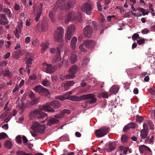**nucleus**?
Instances as JSON below:
<instances>
[{"label": "nucleus", "instance_id": "nucleus-1", "mask_svg": "<svg viewBox=\"0 0 155 155\" xmlns=\"http://www.w3.org/2000/svg\"><path fill=\"white\" fill-rule=\"evenodd\" d=\"M61 104L58 101H54L47 103L45 105L41 107L39 109L35 110L34 111L30 112V116L31 117L42 119L47 116V114L42 111L53 113L56 110L59 108Z\"/></svg>", "mask_w": 155, "mask_h": 155}, {"label": "nucleus", "instance_id": "nucleus-2", "mask_svg": "<svg viewBox=\"0 0 155 155\" xmlns=\"http://www.w3.org/2000/svg\"><path fill=\"white\" fill-rule=\"evenodd\" d=\"M76 0H57L54 6V11L57 12L59 10H69L75 4Z\"/></svg>", "mask_w": 155, "mask_h": 155}, {"label": "nucleus", "instance_id": "nucleus-3", "mask_svg": "<svg viewBox=\"0 0 155 155\" xmlns=\"http://www.w3.org/2000/svg\"><path fill=\"white\" fill-rule=\"evenodd\" d=\"M64 31L61 28H57L55 30L54 34V39L55 41L60 42L62 39Z\"/></svg>", "mask_w": 155, "mask_h": 155}, {"label": "nucleus", "instance_id": "nucleus-4", "mask_svg": "<svg viewBox=\"0 0 155 155\" xmlns=\"http://www.w3.org/2000/svg\"><path fill=\"white\" fill-rule=\"evenodd\" d=\"M109 127L103 126L99 129L96 130L95 132V134L98 137H101L106 135L109 132Z\"/></svg>", "mask_w": 155, "mask_h": 155}, {"label": "nucleus", "instance_id": "nucleus-5", "mask_svg": "<svg viewBox=\"0 0 155 155\" xmlns=\"http://www.w3.org/2000/svg\"><path fill=\"white\" fill-rule=\"evenodd\" d=\"M93 94H89L81 96V98L83 100H87L86 103L87 104H91L95 103L97 101V99Z\"/></svg>", "mask_w": 155, "mask_h": 155}, {"label": "nucleus", "instance_id": "nucleus-6", "mask_svg": "<svg viewBox=\"0 0 155 155\" xmlns=\"http://www.w3.org/2000/svg\"><path fill=\"white\" fill-rule=\"evenodd\" d=\"M31 128L34 132L43 134L45 129L44 125H41L37 122H33Z\"/></svg>", "mask_w": 155, "mask_h": 155}, {"label": "nucleus", "instance_id": "nucleus-7", "mask_svg": "<svg viewBox=\"0 0 155 155\" xmlns=\"http://www.w3.org/2000/svg\"><path fill=\"white\" fill-rule=\"evenodd\" d=\"M43 70L47 73H51L55 71L57 69V67L56 65L53 66L50 64L46 63H44L42 64Z\"/></svg>", "mask_w": 155, "mask_h": 155}, {"label": "nucleus", "instance_id": "nucleus-8", "mask_svg": "<svg viewBox=\"0 0 155 155\" xmlns=\"http://www.w3.org/2000/svg\"><path fill=\"white\" fill-rule=\"evenodd\" d=\"M75 26L74 25H69L66 31L65 35V39L66 40H70L72 36V33L75 31Z\"/></svg>", "mask_w": 155, "mask_h": 155}, {"label": "nucleus", "instance_id": "nucleus-9", "mask_svg": "<svg viewBox=\"0 0 155 155\" xmlns=\"http://www.w3.org/2000/svg\"><path fill=\"white\" fill-rule=\"evenodd\" d=\"M78 67L76 65H73L71 67L68 71V73L67 74L66 78L68 79H72L75 76V74L78 71Z\"/></svg>", "mask_w": 155, "mask_h": 155}, {"label": "nucleus", "instance_id": "nucleus-10", "mask_svg": "<svg viewBox=\"0 0 155 155\" xmlns=\"http://www.w3.org/2000/svg\"><path fill=\"white\" fill-rule=\"evenodd\" d=\"M34 90L36 92H38L41 94L48 95L49 93L48 90L41 85H38L34 88Z\"/></svg>", "mask_w": 155, "mask_h": 155}, {"label": "nucleus", "instance_id": "nucleus-11", "mask_svg": "<svg viewBox=\"0 0 155 155\" xmlns=\"http://www.w3.org/2000/svg\"><path fill=\"white\" fill-rule=\"evenodd\" d=\"M81 9L87 15H90L91 14L92 8L91 5L89 3H85L82 6Z\"/></svg>", "mask_w": 155, "mask_h": 155}, {"label": "nucleus", "instance_id": "nucleus-12", "mask_svg": "<svg viewBox=\"0 0 155 155\" xmlns=\"http://www.w3.org/2000/svg\"><path fill=\"white\" fill-rule=\"evenodd\" d=\"M76 19L75 12L73 11L69 12L65 16V23H67L70 21H73Z\"/></svg>", "mask_w": 155, "mask_h": 155}, {"label": "nucleus", "instance_id": "nucleus-13", "mask_svg": "<svg viewBox=\"0 0 155 155\" xmlns=\"http://www.w3.org/2000/svg\"><path fill=\"white\" fill-rule=\"evenodd\" d=\"M93 32L92 27L89 25H87L83 29V32L85 37L87 38H91Z\"/></svg>", "mask_w": 155, "mask_h": 155}, {"label": "nucleus", "instance_id": "nucleus-14", "mask_svg": "<svg viewBox=\"0 0 155 155\" xmlns=\"http://www.w3.org/2000/svg\"><path fill=\"white\" fill-rule=\"evenodd\" d=\"M71 112L70 110L69 109H64L60 112V113L55 115L54 117L57 118H61L63 117L64 115L65 114H69Z\"/></svg>", "mask_w": 155, "mask_h": 155}, {"label": "nucleus", "instance_id": "nucleus-15", "mask_svg": "<svg viewBox=\"0 0 155 155\" xmlns=\"http://www.w3.org/2000/svg\"><path fill=\"white\" fill-rule=\"evenodd\" d=\"M95 42L93 40H87L84 41V45L85 46L88 48H93L95 44Z\"/></svg>", "mask_w": 155, "mask_h": 155}, {"label": "nucleus", "instance_id": "nucleus-16", "mask_svg": "<svg viewBox=\"0 0 155 155\" xmlns=\"http://www.w3.org/2000/svg\"><path fill=\"white\" fill-rule=\"evenodd\" d=\"M116 146V145L115 143H110L109 144L106 145L104 149L107 150V152H111L114 150Z\"/></svg>", "mask_w": 155, "mask_h": 155}, {"label": "nucleus", "instance_id": "nucleus-17", "mask_svg": "<svg viewBox=\"0 0 155 155\" xmlns=\"http://www.w3.org/2000/svg\"><path fill=\"white\" fill-rule=\"evenodd\" d=\"M57 52L56 53V55L54 57L52 60V62L56 63L61 60V57L60 55V50L59 47L57 48Z\"/></svg>", "mask_w": 155, "mask_h": 155}, {"label": "nucleus", "instance_id": "nucleus-18", "mask_svg": "<svg viewBox=\"0 0 155 155\" xmlns=\"http://www.w3.org/2000/svg\"><path fill=\"white\" fill-rule=\"evenodd\" d=\"M139 149L140 153H146L147 151H149L151 152V151L150 148L147 146L142 145L139 146Z\"/></svg>", "mask_w": 155, "mask_h": 155}, {"label": "nucleus", "instance_id": "nucleus-19", "mask_svg": "<svg viewBox=\"0 0 155 155\" xmlns=\"http://www.w3.org/2000/svg\"><path fill=\"white\" fill-rule=\"evenodd\" d=\"M119 89V87L118 86L114 85L110 88L109 92L111 94H116L118 92Z\"/></svg>", "mask_w": 155, "mask_h": 155}, {"label": "nucleus", "instance_id": "nucleus-20", "mask_svg": "<svg viewBox=\"0 0 155 155\" xmlns=\"http://www.w3.org/2000/svg\"><path fill=\"white\" fill-rule=\"evenodd\" d=\"M0 17L4 21H1L0 20V24L3 25H6L8 23V21L6 15L4 14H0Z\"/></svg>", "mask_w": 155, "mask_h": 155}, {"label": "nucleus", "instance_id": "nucleus-21", "mask_svg": "<svg viewBox=\"0 0 155 155\" xmlns=\"http://www.w3.org/2000/svg\"><path fill=\"white\" fill-rule=\"evenodd\" d=\"M59 121L58 120L54 117L50 118L48 122L47 125L49 126H51V125L58 124L59 123Z\"/></svg>", "mask_w": 155, "mask_h": 155}, {"label": "nucleus", "instance_id": "nucleus-22", "mask_svg": "<svg viewBox=\"0 0 155 155\" xmlns=\"http://www.w3.org/2000/svg\"><path fill=\"white\" fill-rule=\"evenodd\" d=\"M22 50H19L15 51L14 54V57L15 58L17 59L20 58V57L23 54Z\"/></svg>", "mask_w": 155, "mask_h": 155}, {"label": "nucleus", "instance_id": "nucleus-23", "mask_svg": "<svg viewBox=\"0 0 155 155\" xmlns=\"http://www.w3.org/2000/svg\"><path fill=\"white\" fill-rule=\"evenodd\" d=\"M68 99L71 101H80L81 100H83L81 98V96L79 97L74 95H72L68 97Z\"/></svg>", "mask_w": 155, "mask_h": 155}, {"label": "nucleus", "instance_id": "nucleus-24", "mask_svg": "<svg viewBox=\"0 0 155 155\" xmlns=\"http://www.w3.org/2000/svg\"><path fill=\"white\" fill-rule=\"evenodd\" d=\"M148 134L147 130H145V129H142L140 132V136L142 139L147 138L148 137Z\"/></svg>", "mask_w": 155, "mask_h": 155}, {"label": "nucleus", "instance_id": "nucleus-25", "mask_svg": "<svg viewBox=\"0 0 155 155\" xmlns=\"http://www.w3.org/2000/svg\"><path fill=\"white\" fill-rule=\"evenodd\" d=\"M74 84V83L73 81H67L64 84V88L65 90H68L70 87L73 86Z\"/></svg>", "mask_w": 155, "mask_h": 155}, {"label": "nucleus", "instance_id": "nucleus-26", "mask_svg": "<svg viewBox=\"0 0 155 155\" xmlns=\"http://www.w3.org/2000/svg\"><path fill=\"white\" fill-rule=\"evenodd\" d=\"M78 57L77 55L72 54L70 57V61L71 64H74L77 60Z\"/></svg>", "mask_w": 155, "mask_h": 155}, {"label": "nucleus", "instance_id": "nucleus-27", "mask_svg": "<svg viewBox=\"0 0 155 155\" xmlns=\"http://www.w3.org/2000/svg\"><path fill=\"white\" fill-rule=\"evenodd\" d=\"M77 38L74 37L72 38L71 40V46L73 49H74L75 48L76 44L77 42Z\"/></svg>", "mask_w": 155, "mask_h": 155}, {"label": "nucleus", "instance_id": "nucleus-28", "mask_svg": "<svg viewBox=\"0 0 155 155\" xmlns=\"http://www.w3.org/2000/svg\"><path fill=\"white\" fill-rule=\"evenodd\" d=\"M41 52L43 54L44 53L45 51L48 48V46L47 43H43L41 45Z\"/></svg>", "mask_w": 155, "mask_h": 155}, {"label": "nucleus", "instance_id": "nucleus-29", "mask_svg": "<svg viewBox=\"0 0 155 155\" xmlns=\"http://www.w3.org/2000/svg\"><path fill=\"white\" fill-rule=\"evenodd\" d=\"M17 155H32L31 153H26L25 152L22 150H18L16 152Z\"/></svg>", "mask_w": 155, "mask_h": 155}, {"label": "nucleus", "instance_id": "nucleus-30", "mask_svg": "<svg viewBox=\"0 0 155 155\" xmlns=\"http://www.w3.org/2000/svg\"><path fill=\"white\" fill-rule=\"evenodd\" d=\"M48 29V24L47 23L45 22H43L41 25V30L45 32Z\"/></svg>", "mask_w": 155, "mask_h": 155}, {"label": "nucleus", "instance_id": "nucleus-31", "mask_svg": "<svg viewBox=\"0 0 155 155\" xmlns=\"http://www.w3.org/2000/svg\"><path fill=\"white\" fill-rule=\"evenodd\" d=\"M5 147L6 148L9 149L11 148L12 147V144L11 142L9 140L5 141L4 143Z\"/></svg>", "mask_w": 155, "mask_h": 155}, {"label": "nucleus", "instance_id": "nucleus-32", "mask_svg": "<svg viewBox=\"0 0 155 155\" xmlns=\"http://www.w3.org/2000/svg\"><path fill=\"white\" fill-rule=\"evenodd\" d=\"M55 98L60 101H63L65 99H68V97L66 96V95H60L56 97Z\"/></svg>", "mask_w": 155, "mask_h": 155}, {"label": "nucleus", "instance_id": "nucleus-33", "mask_svg": "<svg viewBox=\"0 0 155 155\" xmlns=\"http://www.w3.org/2000/svg\"><path fill=\"white\" fill-rule=\"evenodd\" d=\"M89 61V58L87 57H85L84 58L83 62L82 64V66L83 67H84L86 66L87 64Z\"/></svg>", "mask_w": 155, "mask_h": 155}, {"label": "nucleus", "instance_id": "nucleus-34", "mask_svg": "<svg viewBox=\"0 0 155 155\" xmlns=\"http://www.w3.org/2000/svg\"><path fill=\"white\" fill-rule=\"evenodd\" d=\"M128 137L125 134H123L121 138V141L124 143H126L128 141Z\"/></svg>", "mask_w": 155, "mask_h": 155}, {"label": "nucleus", "instance_id": "nucleus-35", "mask_svg": "<svg viewBox=\"0 0 155 155\" xmlns=\"http://www.w3.org/2000/svg\"><path fill=\"white\" fill-rule=\"evenodd\" d=\"M41 83L43 86L46 87L49 86L50 84V82L47 79L42 81Z\"/></svg>", "mask_w": 155, "mask_h": 155}, {"label": "nucleus", "instance_id": "nucleus-36", "mask_svg": "<svg viewBox=\"0 0 155 155\" xmlns=\"http://www.w3.org/2000/svg\"><path fill=\"white\" fill-rule=\"evenodd\" d=\"M2 12L5 14L8 15L9 16H11V15L10 10L7 8H4Z\"/></svg>", "mask_w": 155, "mask_h": 155}, {"label": "nucleus", "instance_id": "nucleus-37", "mask_svg": "<svg viewBox=\"0 0 155 155\" xmlns=\"http://www.w3.org/2000/svg\"><path fill=\"white\" fill-rule=\"evenodd\" d=\"M31 99V101L30 103V104L31 105H33L38 103V98H36L35 97Z\"/></svg>", "mask_w": 155, "mask_h": 155}, {"label": "nucleus", "instance_id": "nucleus-38", "mask_svg": "<svg viewBox=\"0 0 155 155\" xmlns=\"http://www.w3.org/2000/svg\"><path fill=\"white\" fill-rule=\"evenodd\" d=\"M43 6V4L42 3H40V5L38 7L37 10V13L41 14L42 11V7Z\"/></svg>", "mask_w": 155, "mask_h": 155}, {"label": "nucleus", "instance_id": "nucleus-39", "mask_svg": "<svg viewBox=\"0 0 155 155\" xmlns=\"http://www.w3.org/2000/svg\"><path fill=\"white\" fill-rule=\"evenodd\" d=\"M148 125L150 127V129L153 130L154 129V127L153 126V122L150 120H148L147 121V123Z\"/></svg>", "mask_w": 155, "mask_h": 155}, {"label": "nucleus", "instance_id": "nucleus-40", "mask_svg": "<svg viewBox=\"0 0 155 155\" xmlns=\"http://www.w3.org/2000/svg\"><path fill=\"white\" fill-rule=\"evenodd\" d=\"M11 72L8 70V69H6L3 72V75L5 77H8L10 75Z\"/></svg>", "mask_w": 155, "mask_h": 155}, {"label": "nucleus", "instance_id": "nucleus-41", "mask_svg": "<svg viewBox=\"0 0 155 155\" xmlns=\"http://www.w3.org/2000/svg\"><path fill=\"white\" fill-rule=\"evenodd\" d=\"M92 24L95 29L97 30L100 28V26H99L95 21H93L92 22Z\"/></svg>", "mask_w": 155, "mask_h": 155}, {"label": "nucleus", "instance_id": "nucleus-42", "mask_svg": "<svg viewBox=\"0 0 155 155\" xmlns=\"http://www.w3.org/2000/svg\"><path fill=\"white\" fill-rule=\"evenodd\" d=\"M8 136L7 134L4 132L0 133V140L3 139Z\"/></svg>", "mask_w": 155, "mask_h": 155}, {"label": "nucleus", "instance_id": "nucleus-43", "mask_svg": "<svg viewBox=\"0 0 155 155\" xmlns=\"http://www.w3.org/2000/svg\"><path fill=\"white\" fill-rule=\"evenodd\" d=\"M49 15L51 21H54V18L53 12L52 11L50 12L49 13Z\"/></svg>", "mask_w": 155, "mask_h": 155}, {"label": "nucleus", "instance_id": "nucleus-44", "mask_svg": "<svg viewBox=\"0 0 155 155\" xmlns=\"http://www.w3.org/2000/svg\"><path fill=\"white\" fill-rule=\"evenodd\" d=\"M149 137H149H148L147 138V139H146V141L147 142V143H151L152 142V140H153V139H154V137L153 136H152L150 138H149Z\"/></svg>", "mask_w": 155, "mask_h": 155}, {"label": "nucleus", "instance_id": "nucleus-45", "mask_svg": "<svg viewBox=\"0 0 155 155\" xmlns=\"http://www.w3.org/2000/svg\"><path fill=\"white\" fill-rule=\"evenodd\" d=\"M129 128H135L136 127V124L134 122H131L127 124Z\"/></svg>", "mask_w": 155, "mask_h": 155}, {"label": "nucleus", "instance_id": "nucleus-46", "mask_svg": "<svg viewBox=\"0 0 155 155\" xmlns=\"http://www.w3.org/2000/svg\"><path fill=\"white\" fill-rule=\"evenodd\" d=\"M145 40L143 38L140 39L137 41V43L140 45L145 43Z\"/></svg>", "mask_w": 155, "mask_h": 155}, {"label": "nucleus", "instance_id": "nucleus-47", "mask_svg": "<svg viewBox=\"0 0 155 155\" xmlns=\"http://www.w3.org/2000/svg\"><path fill=\"white\" fill-rule=\"evenodd\" d=\"M139 35L138 33H135L133 35L132 37V38L133 40H135L137 38H140L139 37Z\"/></svg>", "mask_w": 155, "mask_h": 155}, {"label": "nucleus", "instance_id": "nucleus-48", "mask_svg": "<svg viewBox=\"0 0 155 155\" xmlns=\"http://www.w3.org/2000/svg\"><path fill=\"white\" fill-rule=\"evenodd\" d=\"M85 47V45H84V42L83 45H81L79 46V48L81 50V51L85 52L86 51V50L84 48V47Z\"/></svg>", "mask_w": 155, "mask_h": 155}, {"label": "nucleus", "instance_id": "nucleus-49", "mask_svg": "<svg viewBox=\"0 0 155 155\" xmlns=\"http://www.w3.org/2000/svg\"><path fill=\"white\" fill-rule=\"evenodd\" d=\"M77 18L79 22H81L82 21V16L81 13H79L78 15L76 16V19Z\"/></svg>", "mask_w": 155, "mask_h": 155}, {"label": "nucleus", "instance_id": "nucleus-50", "mask_svg": "<svg viewBox=\"0 0 155 155\" xmlns=\"http://www.w3.org/2000/svg\"><path fill=\"white\" fill-rule=\"evenodd\" d=\"M143 119V118L142 117L138 116L136 117V120L138 122H141Z\"/></svg>", "mask_w": 155, "mask_h": 155}, {"label": "nucleus", "instance_id": "nucleus-51", "mask_svg": "<svg viewBox=\"0 0 155 155\" xmlns=\"http://www.w3.org/2000/svg\"><path fill=\"white\" fill-rule=\"evenodd\" d=\"M20 8V6L19 5L15 3V4L14 8L15 10L18 11L19 10Z\"/></svg>", "mask_w": 155, "mask_h": 155}, {"label": "nucleus", "instance_id": "nucleus-52", "mask_svg": "<svg viewBox=\"0 0 155 155\" xmlns=\"http://www.w3.org/2000/svg\"><path fill=\"white\" fill-rule=\"evenodd\" d=\"M14 33L17 38H19V35L18 34V30L16 29L14 31Z\"/></svg>", "mask_w": 155, "mask_h": 155}, {"label": "nucleus", "instance_id": "nucleus-53", "mask_svg": "<svg viewBox=\"0 0 155 155\" xmlns=\"http://www.w3.org/2000/svg\"><path fill=\"white\" fill-rule=\"evenodd\" d=\"M7 64V63L5 61H0V66L3 67Z\"/></svg>", "mask_w": 155, "mask_h": 155}, {"label": "nucleus", "instance_id": "nucleus-54", "mask_svg": "<svg viewBox=\"0 0 155 155\" xmlns=\"http://www.w3.org/2000/svg\"><path fill=\"white\" fill-rule=\"evenodd\" d=\"M32 61V60L31 58H28L26 60V63L27 65H28V64H31Z\"/></svg>", "mask_w": 155, "mask_h": 155}, {"label": "nucleus", "instance_id": "nucleus-55", "mask_svg": "<svg viewBox=\"0 0 155 155\" xmlns=\"http://www.w3.org/2000/svg\"><path fill=\"white\" fill-rule=\"evenodd\" d=\"M17 142L19 143L21 142V138L20 136H18L16 137Z\"/></svg>", "mask_w": 155, "mask_h": 155}, {"label": "nucleus", "instance_id": "nucleus-56", "mask_svg": "<svg viewBox=\"0 0 155 155\" xmlns=\"http://www.w3.org/2000/svg\"><path fill=\"white\" fill-rule=\"evenodd\" d=\"M130 129V128H129L128 125L127 124L124 127V128H123V131L125 132H126L127 131L129 130Z\"/></svg>", "mask_w": 155, "mask_h": 155}, {"label": "nucleus", "instance_id": "nucleus-57", "mask_svg": "<svg viewBox=\"0 0 155 155\" xmlns=\"http://www.w3.org/2000/svg\"><path fill=\"white\" fill-rule=\"evenodd\" d=\"M64 153L61 155H74V153L73 152H71L68 153H67V154H66V153H65L66 152L65 150H64Z\"/></svg>", "mask_w": 155, "mask_h": 155}, {"label": "nucleus", "instance_id": "nucleus-58", "mask_svg": "<svg viewBox=\"0 0 155 155\" xmlns=\"http://www.w3.org/2000/svg\"><path fill=\"white\" fill-rule=\"evenodd\" d=\"M102 95L103 98H107L108 97L107 93L106 92H102Z\"/></svg>", "mask_w": 155, "mask_h": 155}, {"label": "nucleus", "instance_id": "nucleus-59", "mask_svg": "<svg viewBox=\"0 0 155 155\" xmlns=\"http://www.w3.org/2000/svg\"><path fill=\"white\" fill-rule=\"evenodd\" d=\"M22 140L24 143H25V145H26L28 141L27 138L25 136H23L22 137Z\"/></svg>", "mask_w": 155, "mask_h": 155}, {"label": "nucleus", "instance_id": "nucleus-60", "mask_svg": "<svg viewBox=\"0 0 155 155\" xmlns=\"http://www.w3.org/2000/svg\"><path fill=\"white\" fill-rule=\"evenodd\" d=\"M11 45V42L10 41H7L6 42L5 44V46L7 48H8Z\"/></svg>", "mask_w": 155, "mask_h": 155}, {"label": "nucleus", "instance_id": "nucleus-61", "mask_svg": "<svg viewBox=\"0 0 155 155\" xmlns=\"http://www.w3.org/2000/svg\"><path fill=\"white\" fill-rule=\"evenodd\" d=\"M10 55V53L8 52L4 55V58L5 59H8L9 58Z\"/></svg>", "mask_w": 155, "mask_h": 155}, {"label": "nucleus", "instance_id": "nucleus-62", "mask_svg": "<svg viewBox=\"0 0 155 155\" xmlns=\"http://www.w3.org/2000/svg\"><path fill=\"white\" fill-rule=\"evenodd\" d=\"M41 14H40V13H37V15H36V16L35 17V20L37 21H38L39 20V18L41 15Z\"/></svg>", "mask_w": 155, "mask_h": 155}, {"label": "nucleus", "instance_id": "nucleus-63", "mask_svg": "<svg viewBox=\"0 0 155 155\" xmlns=\"http://www.w3.org/2000/svg\"><path fill=\"white\" fill-rule=\"evenodd\" d=\"M30 41V38L29 37H27L25 39V42L27 44H28Z\"/></svg>", "mask_w": 155, "mask_h": 155}, {"label": "nucleus", "instance_id": "nucleus-64", "mask_svg": "<svg viewBox=\"0 0 155 155\" xmlns=\"http://www.w3.org/2000/svg\"><path fill=\"white\" fill-rule=\"evenodd\" d=\"M29 97L31 98H35V95L34 93L32 92H30L29 95Z\"/></svg>", "mask_w": 155, "mask_h": 155}]
</instances>
